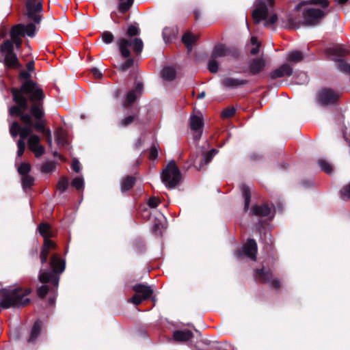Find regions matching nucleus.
Instances as JSON below:
<instances>
[{
    "mask_svg": "<svg viewBox=\"0 0 350 350\" xmlns=\"http://www.w3.org/2000/svg\"><path fill=\"white\" fill-rule=\"evenodd\" d=\"M14 102L16 106L10 107L9 113L11 116H18L23 123L21 126L17 122L12 123L10 132L13 137L20 135L17 142V156L21 157L25 150V139L29 136L27 141L29 148L35 154L36 157L42 156L44 152V148L40 144V139L32 134L33 129L38 132H44V113L40 103H36L30 108L31 115L24 113L29 108L27 100L22 96L20 92L14 93Z\"/></svg>",
    "mask_w": 350,
    "mask_h": 350,
    "instance_id": "obj_1",
    "label": "nucleus"
},
{
    "mask_svg": "<svg viewBox=\"0 0 350 350\" xmlns=\"http://www.w3.org/2000/svg\"><path fill=\"white\" fill-rule=\"evenodd\" d=\"M312 5H319L323 8H326L329 5V1L327 0H309L308 1H302L296 6V10L301 12L302 24L306 26L314 27L319 25L328 12L314 8Z\"/></svg>",
    "mask_w": 350,
    "mask_h": 350,
    "instance_id": "obj_2",
    "label": "nucleus"
},
{
    "mask_svg": "<svg viewBox=\"0 0 350 350\" xmlns=\"http://www.w3.org/2000/svg\"><path fill=\"white\" fill-rule=\"evenodd\" d=\"M274 0H256L252 11L255 23H262L266 27L275 28L278 16L273 12Z\"/></svg>",
    "mask_w": 350,
    "mask_h": 350,
    "instance_id": "obj_3",
    "label": "nucleus"
},
{
    "mask_svg": "<svg viewBox=\"0 0 350 350\" xmlns=\"http://www.w3.org/2000/svg\"><path fill=\"white\" fill-rule=\"evenodd\" d=\"M30 293V288H3L0 291V306L3 308L26 306L30 302V299L26 297Z\"/></svg>",
    "mask_w": 350,
    "mask_h": 350,
    "instance_id": "obj_4",
    "label": "nucleus"
},
{
    "mask_svg": "<svg viewBox=\"0 0 350 350\" xmlns=\"http://www.w3.org/2000/svg\"><path fill=\"white\" fill-rule=\"evenodd\" d=\"M21 78L25 79L20 90L12 89L13 99L14 100V93L20 92L23 97L27 100L28 96L32 103V105L38 103L42 105V100L44 97L42 90L38 87L34 82L29 80L30 74L28 71H22L20 74ZM28 104V101H27Z\"/></svg>",
    "mask_w": 350,
    "mask_h": 350,
    "instance_id": "obj_5",
    "label": "nucleus"
},
{
    "mask_svg": "<svg viewBox=\"0 0 350 350\" xmlns=\"http://www.w3.org/2000/svg\"><path fill=\"white\" fill-rule=\"evenodd\" d=\"M50 265L53 272L40 270L39 273V280L42 283L50 282L55 287H57L59 283V277L56 273H62L65 269V261L60 259L57 255L53 254L51 258Z\"/></svg>",
    "mask_w": 350,
    "mask_h": 350,
    "instance_id": "obj_6",
    "label": "nucleus"
},
{
    "mask_svg": "<svg viewBox=\"0 0 350 350\" xmlns=\"http://www.w3.org/2000/svg\"><path fill=\"white\" fill-rule=\"evenodd\" d=\"M118 50L123 58L131 57L133 50L136 54H140L143 50L144 44L140 38H120L116 40Z\"/></svg>",
    "mask_w": 350,
    "mask_h": 350,
    "instance_id": "obj_7",
    "label": "nucleus"
},
{
    "mask_svg": "<svg viewBox=\"0 0 350 350\" xmlns=\"http://www.w3.org/2000/svg\"><path fill=\"white\" fill-rule=\"evenodd\" d=\"M180 172L174 161H170L163 171L162 181L169 189H174L180 180Z\"/></svg>",
    "mask_w": 350,
    "mask_h": 350,
    "instance_id": "obj_8",
    "label": "nucleus"
},
{
    "mask_svg": "<svg viewBox=\"0 0 350 350\" xmlns=\"http://www.w3.org/2000/svg\"><path fill=\"white\" fill-rule=\"evenodd\" d=\"M0 61L3 62L9 68H17L19 66L18 58L13 51V44L10 40H5L0 46Z\"/></svg>",
    "mask_w": 350,
    "mask_h": 350,
    "instance_id": "obj_9",
    "label": "nucleus"
},
{
    "mask_svg": "<svg viewBox=\"0 0 350 350\" xmlns=\"http://www.w3.org/2000/svg\"><path fill=\"white\" fill-rule=\"evenodd\" d=\"M327 53L333 61L336 62L337 68L342 72L350 75V64H347L341 57L348 54L349 51L342 46L335 45L327 49Z\"/></svg>",
    "mask_w": 350,
    "mask_h": 350,
    "instance_id": "obj_10",
    "label": "nucleus"
},
{
    "mask_svg": "<svg viewBox=\"0 0 350 350\" xmlns=\"http://www.w3.org/2000/svg\"><path fill=\"white\" fill-rule=\"evenodd\" d=\"M133 288L136 294L131 299V301L135 306L140 304L144 300L150 297L153 293L150 286L144 284H136Z\"/></svg>",
    "mask_w": 350,
    "mask_h": 350,
    "instance_id": "obj_11",
    "label": "nucleus"
},
{
    "mask_svg": "<svg viewBox=\"0 0 350 350\" xmlns=\"http://www.w3.org/2000/svg\"><path fill=\"white\" fill-rule=\"evenodd\" d=\"M339 98V94L329 88H325L317 93V102L321 106L334 103Z\"/></svg>",
    "mask_w": 350,
    "mask_h": 350,
    "instance_id": "obj_12",
    "label": "nucleus"
},
{
    "mask_svg": "<svg viewBox=\"0 0 350 350\" xmlns=\"http://www.w3.org/2000/svg\"><path fill=\"white\" fill-rule=\"evenodd\" d=\"M256 254L257 243L254 239H248L246 243L243 245L242 250H237L235 252V255L237 258H240L243 255H245L254 261L256 260Z\"/></svg>",
    "mask_w": 350,
    "mask_h": 350,
    "instance_id": "obj_13",
    "label": "nucleus"
},
{
    "mask_svg": "<svg viewBox=\"0 0 350 350\" xmlns=\"http://www.w3.org/2000/svg\"><path fill=\"white\" fill-rule=\"evenodd\" d=\"M254 277L260 282L270 283L275 288L280 287V282L276 279H272V273L269 269L265 270L262 268L256 270Z\"/></svg>",
    "mask_w": 350,
    "mask_h": 350,
    "instance_id": "obj_14",
    "label": "nucleus"
},
{
    "mask_svg": "<svg viewBox=\"0 0 350 350\" xmlns=\"http://www.w3.org/2000/svg\"><path fill=\"white\" fill-rule=\"evenodd\" d=\"M266 65V60L264 57H256L252 59L248 63V69L251 75H255L262 71Z\"/></svg>",
    "mask_w": 350,
    "mask_h": 350,
    "instance_id": "obj_15",
    "label": "nucleus"
},
{
    "mask_svg": "<svg viewBox=\"0 0 350 350\" xmlns=\"http://www.w3.org/2000/svg\"><path fill=\"white\" fill-rule=\"evenodd\" d=\"M293 70L291 65L288 63L282 64L280 67L274 70L270 74L271 78L273 79L281 78L283 77H289L293 74Z\"/></svg>",
    "mask_w": 350,
    "mask_h": 350,
    "instance_id": "obj_16",
    "label": "nucleus"
},
{
    "mask_svg": "<svg viewBox=\"0 0 350 350\" xmlns=\"http://www.w3.org/2000/svg\"><path fill=\"white\" fill-rule=\"evenodd\" d=\"M142 90H143L142 83H137L135 89L130 91L127 94L126 100H124V102L122 104L123 107L126 108L129 105L133 103L135 100V99L137 98V96L141 95Z\"/></svg>",
    "mask_w": 350,
    "mask_h": 350,
    "instance_id": "obj_17",
    "label": "nucleus"
},
{
    "mask_svg": "<svg viewBox=\"0 0 350 350\" xmlns=\"http://www.w3.org/2000/svg\"><path fill=\"white\" fill-rule=\"evenodd\" d=\"M190 125L191 129L196 133L194 135V139L198 140L202 135L201 129L203 126L202 118L199 116H192L190 118Z\"/></svg>",
    "mask_w": 350,
    "mask_h": 350,
    "instance_id": "obj_18",
    "label": "nucleus"
},
{
    "mask_svg": "<svg viewBox=\"0 0 350 350\" xmlns=\"http://www.w3.org/2000/svg\"><path fill=\"white\" fill-rule=\"evenodd\" d=\"M247 83V81L245 79H239L232 77H226L221 81V84L224 88L231 89L243 86L245 85Z\"/></svg>",
    "mask_w": 350,
    "mask_h": 350,
    "instance_id": "obj_19",
    "label": "nucleus"
},
{
    "mask_svg": "<svg viewBox=\"0 0 350 350\" xmlns=\"http://www.w3.org/2000/svg\"><path fill=\"white\" fill-rule=\"evenodd\" d=\"M231 53L230 49L224 44H219L216 45L211 54V57L215 59L224 57L230 55Z\"/></svg>",
    "mask_w": 350,
    "mask_h": 350,
    "instance_id": "obj_20",
    "label": "nucleus"
},
{
    "mask_svg": "<svg viewBox=\"0 0 350 350\" xmlns=\"http://www.w3.org/2000/svg\"><path fill=\"white\" fill-rule=\"evenodd\" d=\"M251 213L253 215L256 216H269L272 213V208L265 204L260 206L256 205L252 207Z\"/></svg>",
    "mask_w": 350,
    "mask_h": 350,
    "instance_id": "obj_21",
    "label": "nucleus"
},
{
    "mask_svg": "<svg viewBox=\"0 0 350 350\" xmlns=\"http://www.w3.org/2000/svg\"><path fill=\"white\" fill-rule=\"evenodd\" d=\"M193 338V333L188 329L177 330L173 334V338L178 342H187Z\"/></svg>",
    "mask_w": 350,
    "mask_h": 350,
    "instance_id": "obj_22",
    "label": "nucleus"
},
{
    "mask_svg": "<svg viewBox=\"0 0 350 350\" xmlns=\"http://www.w3.org/2000/svg\"><path fill=\"white\" fill-rule=\"evenodd\" d=\"M217 153V151L215 149H212L207 153L204 154L203 156V159L200 163L198 164L197 161L195 160L193 163L196 167L200 170L204 168V167L207 165L213 159V157Z\"/></svg>",
    "mask_w": 350,
    "mask_h": 350,
    "instance_id": "obj_23",
    "label": "nucleus"
},
{
    "mask_svg": "<svg viewBox=\"0 0 350 350\" xmlns=\"http://www.w3.org/2000/svg\"><path fill=\"white\" fill-rule=\"evenodd\" d=\"M178 33V28L176 26L165 27L163 30V38L165 42H171Z\"/></svg>",
    "mask_w": 350,
    "mask_h": 350,
    "instance_id": "obj_24",
    "label": "nucleus"
},
{
    "mask_svg": "<svg viewBox=\"0 0 350 350\" xmlns=\"http://www.w3.org/2000/svg\"><path fill=\"white\" fill-rule=\"evenodd\" d=\"M304 55L302 52L299 51H291L287 53L286 59L288 62L292 64L299 63L304 59Z\"/></svg>",
    "mask_w": 350,
    "mask_h": 350,
    "instance_id": "obj_25",
    "label": "nucleus"
},
{
    "mask_svg": "<svg viewBox=\"0 0 350 350\" xmlns=\"http://www.w3.org/2000/svg\"><path fill=\"white\" fill-rule=\"evenodd\" d=\"M21 26H14L12 28V30H11V32H10V36H11V38H12V40H10L12 44H16V46L17 48V49H19L21 46V44H22V40L21 39V36L22 35H21L19 33V29L21 28Z\"/></svg>",
    "mask_w": 350,
    "mask_h": 350,
    "instance_id": "obj_26",
    "label": "nucleus"
},
{
    "mask_svg": "<svg viewBox=\"0 0 350 350\" xmlns=\"http://www.w3.org/2000/svg\"><path fill=\"white\" fill-rule=\"evenodd\" d=\"M16 26H21V27L19 29V33L22 36L27 34L28 36L33 37L35 35L36 32V26L33 23H29L26 25L23 24H18Z\"/></svg>",
    "mask_w": 350,
    "mask_h": 350,
    "instance_id": "obj_27",
    "label": "nucleus"
},
{
    "mask_svg": "<svg viewBox=\"0 0 350 350\" xmlns=\"http://www.w3.org/2000/svg\"><path fill=\"white\" fill-rule=\"evenodd\" d=\"M38 230L44 239H50L55 235L54 232L51 230L50 225L46 223L40 224L38 226Z\"/></svg>",
    "mask_w": 350,
    "mask_h": 350,
    "instance_id": "obj_28",
    "label": "nucleus"
},
{
    "mask_svg": "<svg viewBox=\"0 0 350 350\" xmlns=\"http://www.w3.org/2000/svg\"><path fill=\"white\" fill-rule=\"evenodd\" d=\"M162 77L166 81H172L176 77V70L172 66H166L162 70Z\"/></svg>",
    "mask_w": 350,
    "mask_h": 350,
    "instance_id": "obj_29",
    "label": "nucleus"
},
{
    "mask_svg": "<svg viewBox=\"0 0 350 350\" xmlns=\"http://www.w3.org/2000/svg\"><path fill=\"white\" fill-rule=\"evenodd\" d=\"M196 39V37L189 32L185 33L182 37V41L189 51L191 49Z\"/></svg>",
    "mask_w": 350,
    "mask_h": 350,
    "instance_id": "obj_30",
    "label": "nucleus"
},
{
    "mask_svg": "<svg viewBox=\"0 0 350 350\" xmlns=\"http://www.w3.org/2000/svg\"><path fill=\"white\" fill-rule=\"evenodd\" d=\"M41 331V323L39 321L35 322L33 325L29 338L28 341L29 342H33L39 336Z\"/></svg>",
    "mask_w": 350,
    "mask_h": 350,
    "instance_id": "obj_31",
    "label": "nucleus"
},
{
    "mask_svg": "<svg viewBox=\"0 0 350 350\" xmlns=\"http://www.w3.org/2000/svg\"><path fill=\"white\" fill-rule=\"evenodd\" d=\"M241 193L243 198L245 200V204H244V210L247 211L249 208L250 202V189L248 186L243 185L241 187Z\"/></svg>",
    "mask_w": 350,
    "mask_h": 350,
    "instance_id": "obj_32",
    "label": "nucleus"
},
{
    "mask_svg": "<svg viewBox=\"0 0 350 350\" xmlns=\"http://www.w3.org/2000/svg\"><path fill=\"white\" fill-rule=\"evenodd\" d=\"M55 137L57 143L61 146L67 144V133L63 129H58L55 133Z\"/></svg>",
    "mask_w": 350,
    "mask_h": 350,
    "instance_id": "obj_33",
    "label": "nucleus"
},
{
    "mask_svg": "<svg viewBox=\"0 0 350 350\" xmlns=\"http://www.w3.org/2000/svg\"><path fill=\"white\" fill-rule=\"evenodd\" d=\"M318 164L322 171L325 172L328 174H331L333 172V166L327 161L321 159L318 160Z\"/></svg>",
    "mask_w": 350,
    "mask_h": 350,
    "instance_id": "obj_34",
    "label": "nucleus"
},
{
    "mask_svg": "<svg viewBox=\"0 0 350 350\" xmlns=\"http://www.w3.org/2000/svg\"><path fill=\"white\" fill-rule=\"evenodd\" d=\"M135 183V178L132 176H128L121 183L122 191H125L131 189Z\"/></svg>",
    "mask_w": 350,
    "mask_h": 350,
    "instance_id": "obj_35",
    "label": "nucleus"
},
{
    "mask_svg": "<svg viewBox=\"0 0 350 350\" xmlns=\"http://www.w3.org/2000/svg\"><path fill=\"white\" fill-rule=\"evenodd\" d=\"M250 44L252 46V47L250 49V53L253 55L258 54L261 44L258 41L257 38L252 36L250 39Z\"/></svg>",
    "mask_w": 350,
    "mask_h": 350,
    "instance_id": "obj_36",
    "label": "nucleus"
},
{
    "mask_svg": "<svg viewBox=\"0 0 350 350\" xmlns=\"http://www.w3.org/2000/svg\"><path fill=\"white\" fill-rule=\"evenodd\" d=\"M119 10L124 13L129 10L133 3V0H120Z\"/></svg>",
    "mask_w": 350,
    "mask_h": 350,
    "instance_id": "obj_37",
    "label": "nucleus"
},
{
    "mask_svg": "<svg viewBox=\"0 0 350 350\" xmlns=\"http://www.w3.org/2000/svg\"><path fill=\"white\" fill-rule=\"evenodd\" d=\"M68 187V179L67 178H62L57 183V188L61 193L66 191Z\"/></svg>",
    "mask_w": 350,
    "mask_h": 350,
    "instance_id": "obj_38",
    "label": "nucleus"
},
{
    "mask_svg": "<svg viewBox=\"0 0 350 350\" xmlns=\"http://www.w3.org/2000/svg\"><path fill=\"white\" fill-rule=\"evenodd\" d=\"M33 182L34 178L29 175L23 176L22 178V185L24 189L31 187Z\"/></svg>",
    "mask_w": 350,
    "mask_h": 350,
    "instance_id": "obj_39",
    "label": "nucleus"
},
{
    "mask_svg": "<svg viewBox=\"0 0 350 350\" xmlns=\"http://www.w3.org/2000/svg\"><path fill=\"white\" fill-rule=\"evenodd\" d=\"M208 70L212 73H216L218 71V62L216 59L211 57L208 64Z\"/></svg>",
    "mask_w": 350,
    "mask_h": 350,
    "instance_id": "obj_40",
    "label": "nucleus"
},
{
    "mask_svg": "<svg viewBox=\"0 0 350 350\" xmlns=\"http://www.w3.org/2000/svg\"><path fill=\"white\" fill-rule=\"evenodd\" d=\"M139 33V29L135 25H130L127 29L126 35L127 38H134L133 37Z\"/></svg>",
    "mask_w": 350,
    "mask_h": 350,
    "instance_id": "obj_41",
    "label": "nucleus"
},
{
    "mask_svg": "<svg viewBox=\"0 0 350 350\" xmlns=\"http://www.w3.org/2000/svg\"><path fill=\"white\" fill-rule=\"evenodd\" d=\"M31 170V165L27 163H22L18 168V172L23 176H26Z\"/></svg>",
    "mask_w": 350,
    "mask_h": 350,
    "instance_id": "obj_42",
    "label": "nucleus"
},
{
    "mask_svg": "<svg viewBox=\"0 0 350 350\" xmlns=\"http://www.w3.org/2000/svg\"><path fill=\"white\" fill-rule=\"evenodd\" d=\"M71 185L77 190H80L83 188L84 180L81 177L75 178L71 183Z\"/></svg>",
    "mask_w": 350,
    "mask_h": 350,
    "instance_id": "obj_43",
    "label": "nucleus"
},
{
    "mask_svg": "<svg viewBox=\"0 0 350 350\" xmlns=\"http://www.w3.org/2000/svg\"><path fill=\"white\" fill-rule=\"evenodd\" d=\"M101 38L103 42L110 44L113 41V35L110 31H104L101 34Z\"/></svg>",
    "mask_w": 350,
    "mask_h": 350,
    "instance_id": "obj_44",
    "label": "nucleus"
},
{
    "mask_svg": "<svg viewBox=\"0 0 350 350\" xmlns=\"http://www.w3.org/2000/svg\"><path fill=\"white\" fill-rule=\"evenodd\" d=\"M340 198L343 200L350 199V183L341 189Z\"/></svg>",
    "mask_w": 350,
    "mask_h": 350,
    "instance_id": "obj_45",
    "label": "nucleus"
},
{
    "mask_svg": "<svg viewBox=\"0 0 350 350\" xmlns=\"http://www.w3.org/2000/svg\"><path fill=\"white\" fill-rule=\"evenodd\" d=\"M42 169L44 172H51L55 169V163L53 161L46 162L42 165Z\"/></svg>",
    "mask_w": 350,
    "mask_h": 350,
    "instance_id": "obj_46",
    "label": "nucleus"
},
{
    "mask_svg": "<svg viewBox=\"0 0 350 350\" xmlns=\"http://www.w3.org/2000/svg\"><path fill=\"white\" fill-rule=\"evenodd\" d=\"M126 59V60L119 66V69L122 71H125L133 64V59L130 57Z\"/></svg>",
    "mask_w": 350,
    "mask_h": 350,
    "instance_id": "obj_47",
    "label": "nucleus"
},
{
    "mask_svg": "<svg viewBox=\"0 0 350 350\" xmlns=\"http://www.w3.org/2000/svg\"><path fill=\"white\" fill-rule=\"evenodd\" d=\"M236 110L234 107L227 108L224 109L221 113V116L224 118H229L232 117L235 114Z\"/></svg>",
    "mask_w": 350,
    "mask_h": 350,
    "instance_id": "obj_48",
    "label": "nucleus"
},
{
    "mask_svg": "<svg viewBox=\"0 0 350 350\" xmlns=\"http://www.w3.org/2000/svg\"><path fill=\"white\" fill-rule=\"evenodd\" d=\"M308 82V77L306 72H301L299 74L297 79V83L306 84Z\"/></svg>",
    "mask_w": 350,
    "mask_h": 350,
    "instance_id": "obj_49",
    "label": "nucleus"
},
{
    "mask_svg": "<svg viewBox=\"0 0 350 350\" xmlns=\"http://www.w3.org/2000/svg\"><path fill=\"white\" fill-rule=\"evenodd\" d=\"M135 120L134 116H129L124 118H123L120 122V125L122 126H126L129 124H131Z\"/></svg>",
    "mask_w": 350,
    "mask_h": 350,
    "instance_id": "obj_50",
    "label": "nucleus"
},
{
    "mask_svg": "<svg viewBox=\"0 0 350 350\" xmlns=\"http://www.w3.org/2000/svg\"><path fill=\"white\" fill-rule=\"evenodd\" d=\"M38 295L41 298H44L49 292V287L46 285H42L38 288Z\"/></svg>",
    "mask_w": 350,
    "mask_h": 350,
    "instance_id": "obj_51",
    "label": "nucleus"
},
{
    "mask_svg": "<svg viewBox=\"0 0 350 350\" xmlns=\"http://www.w3.org/2000/svg\"><path fill=\"white\" fill-rule=\"evenodd\" d=\"M43 246L46 247L48 250H50V251L52 250H55L56 247V245L55 244V243L53 241H52L51 240H50V239H44Z\"/></svg>",
    "mask_w": 350,
    "mask_h": 350,
    "instance_id": "obj_52",
    "label": "nucleus"
},
{
    "mask_svg": "<svg viewBox=\"0 0 350 350\" xmlns=\"http://www.w3.org/2000/svg\"><path fill=\"white\" fill-rule=\"evenodd\" d=\"M159 199L153 197V198H150L148 202V206L151 208H156L158 204H159Z\"/></svg>",
    "mask_w": 350,
    "mask_h": 350,
    "instance_id": "obj_53",
    "label": "nucleus"
},
{
    "mask_svg": "<svg viewBox=\"0 0 350 350\" xmlns=\"http://www.w3.org/2000/svg\"><path fill=\"white\" fill-rule=\"evenodd\" d=\"M149 157L151 159H155L158 157V150L156 146H153L150 148Z\"/></svg>",
    "mask_w": 350,
    "mask_h": 350,
    "instance_id": "obj_54",
    "label": "nucleus"
},
{
    "mask_svg": "<svg viewBox=\"0 0 350 350\" xmlns=\"http://www.w3.org/2000/svg\"><path fill=\"white\" fill-rule=\"evenodd\" d=\"M72 168L76 172H79L80 171V163L78 160H77L75 159H73L72 164Z\"/></svg>",
    "mask_w": 350,
    "mask_h": 350,
    "instance_id": "obj_55",
    "label": "nucleus"
},
{
    "mask_svg": "<svg viewBox=\"0 0 350 350\" xmlns=\"http://www.w3.org/2000/svg\"><path fill=\"white\" fill-rule=\"evenodd\" d=\"M92 73L94 75V77L96 79H100L103 76L101 72L96 68H93L92 69Z\"/></svg>",
    "mask_w": 350,
    "mask_h": 350,
    "instance_id": "obj_56",
    "label": "nucleus"
},
{
    "mask_svg": "<svg viewBox=\"0 0 350 350\" xmlns=\"http://www.w3.org/2000/svg\"><path fill=\"white\" fill-rule=\"evenodd\" d=\"M43 133H45V135H46L47 142H48L49 145L51 146L52 145V136H51V131L49 130L46 131L44 129V132H43Z\"/></svg>",
    "mask_w": 350,
    "mask_h": 350,
    "instance_id": "obj_57",
    "label": "nucleus"
},
{
    "mask_svg": "<svg viewBox=\"0 0 350 350\" xmlns=\"http://www.w3.org/2000/svg\"><path fill=\"white\" fill-rule=\"evenodd\" d=\"M48 256L45 254H40V261L42 264L46 262Z\"/></svg>",
    "mask_w": 350,
    "mask_h": 350,
    "instance_id": "obj_58",
    "label": "nucleus"
},
{
    "mask_svg": "<svg viewBox=\"0 0 350 350\" xmlns=\"http://www.w3.org/2000/svg\"><path fill=\"white\" fill-rule=\"evenodd\" d=\"M27 69L31 71L33 70L34 68V63L33 62H30L27 65Z\"/></svg>",
    "mask_w": 350,
    "mask_h": 350,
    "instance_id": "obj_59",
    "label": "nucleus"
},
{
    "mask_svg": "<svg viewBox=\"0 0 350 350\" xmlns=\"http://www.w3.org/2000/svg\"><path fill=\"white\" fill-rule=\"evenodd\" d=\"M49 252H50V250H48V249L46 248V247H44V246H43V247H42V250H41L40 254H46V256H48V255H49Z\"/></svg>",
    "mask_w": 350,
    "mask_h": 350,
    "instance_id": "obj_60",
    "label": "nucleus"
},
{
    "mask_svg": "<svg viewBox=\"0 0 350 350\" xmlns=\"http://www.w3.org/2000/svg\"><path fill=\"white\" fill-rule=\"evenodd\" d=\"M204 96H205V92H202L200 94H198V98H199V99H202V98H203Z\"/></svg>",
    "mask_w": 350,
    "mask_h": 350,
    "instance_id": "obj_61",
    "label": "nucleus"
},
{
    "mask_svg": "<svg viewBox=\"0 0 350 350\" xmlns=\"http://www.w3.org/2000/svg\"><path fill=\"white\" fill-rule=\"evenodd\" d=\"M348 0H336V2L340 3V4H345L347 2Z\"/></svg>",
    "mask_w": 350,
    "mask_h": 350,
    "instance_id": "obj_62",
    "label": "nucleus"
},
{
    "mask_svg": "<svg viewBox=\"0 0 350 350\" xmlns=\"http://www.w3.org/2000/svg\"><path fill=\"white\" fill-rule=\"evenodd\" d=\"M54 302H55V298L49 299V304H53Z\"/></svg>",
    "mask_w": 350,
    "mask_h": 350,
    "instance_id": "obj_63",
    "label": "nucleus"
},
{
    "mask_svg": "<svg viewBox=\"0 0 350 350\" xmlns=\"http://www.w3.org/2000/svg\"><path fill=\"white\" fill-rule=\"evenodd\" d=\"M54 156L60 157V155H59L56 152H54Z\"/></svg>",
    "mask_w": 350,
    "mask_h": 350,
    "instance_id": "obj_64",
    "label": "nucleus"
}]
</instances>
